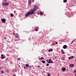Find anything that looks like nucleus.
I'll list each match as a JSON object with an SVG mask.
<instances>
[{"label": "nucleus", "mask_w": 76, "mask_h": 76, "mask_svg": "<svg viewBox=\"0 0 76 76\" xmlns=\"http://www.w3.org/2000/svg\"><path fill=\"white\" fill-rule=\"evenodd\" d=\"M38 9V7H36L35 5L34 6V7L33 8L34 11H35L36 10H37Z\"/></svg>", "instance_id": "nucleus-1"}, {"label": "nucleus", "mask_w": 76, "mask_h": 76, "mask_svg": "<svg viewBox=\"0 0 76 76\" xmlns=\"http://www.w3.org/2000/svg\"><path fill=\"white\" fill-rule=\"evenodd\" d=\"M29 11H28L25 15V18H27L28 16H30V15H31V14L30 13Z\"/></svg>", "instance_id": "nucleus-2"}, {"label": "nucleus", "mask_w": 76, "mask_h": 76, "mask_svg": "<svg viewBox=\"0 0 76 76\" xmlns=\"http://www.w3.org/2000/svg\"><path fill=\"white\" fill-rule=\"evenodd\" d=\"M30 13V15H32L35 13V12L34 11V10H31V11H29Z\"/></svg>", "instance_id": "nucleus-3"}, {"label": "nucleus", "mask_w": 76, "mask_h": 76, "mask_svg": "<svg viewBox=\"0 0 76 76\" xmlns=\"http://www.w3.org/2000/svg\"><path fill=\"white\" fill-rule=\"evenodd\" d=\"M1 21L3 23H5L6 22V20L4 18H3L1 20Z\"/></svg>", "instance_id": "nucleus-4"}, {"label": "nucleus", "mask_w": 76, "mask_h": 76, "mask_svg": "<svg viewBox=\"0 0 76 76\" xmlns=\"http://www.w3.org/2000/svg\"><path fill=\"white\" fill-rule=\"evenodd\" d=\"M69 66L70 67H73L74 66V64H71L69 65Z\"/></svg>", "instance_id": "nucleus-5"}, {"label": "nucleus", "mask_w": 76, "mask_h": 76, "mask_svg": "<svg viewBox=\"0 0 76 76\" xmlns=\"http://www.w3.org/2000/svg\"><path fill=\"white\" fill-rule=\"evenodd\" d=\"M16 34V35L15 34V37H16V38H19V35H18V34ZM16 35H17V36H16Z\"/></svg>", "instance_id": "nucleus-6"}, {"label": "nucleus", "mask_w": 76, "mask_h": 76, "mask_svg": "<svg viewBox=\"0 0 76 76\" xmlns=\"http://www.w3.org/2000/svg\"><path fill=\"white\" fill-rule=\"evenodd\" d=\"M28 4L31 5V0H28Z\"/></svg>", "instance_id": "nucleus-7"}, {"label": "nucleus", "mask_w": 76, "mask_h": 76, "mask_svg": "<svg viewBox=\"0 0 76 76\" xmlns=\"http://www.w3.org/2000/svg\"><path fill=\"white\" fill-rule=\"evenodd\" d=\"M62 70L63 72H65V71H66V68H63L62 69Z\"/></svg>", "instance_id": "nucleus-8"}, {"label": "nucleus", "mask_w": 76, "mask_h": 76, "mask_svg": "<svg viewBox=\"0 0 76 76\" xmlns=\"http://www.w3.org/2000/svg\"><path fill=\"white\" fill-rule=\"evenodd\" d=\"M63 48L64 49H66L67 48V45H64Z\"/></svg>", "instance_id": "nucleus-9"}, {"label": "nucleus", "mask_w": 76, "mask_h": 76, "mask_svg": "<svg viewBox=\"0 0 76 76\" xmlns=\"http://www.w3.org/2000/svg\"><path fill=\"white\" fill-rule=\"evenodd\" d=\"M38 29H39V27H36V28L35 29V31H38Z\"/></svg>", "instance_id": "nucleus-10"}, {"label": "nucleus", "mask_w": 76, "mask_h": 76, "mask_svg": "<svg viewBox=\"0 0 76 76\" xmlns=\"http://www.w3.org/2000/svg\"><path fill=\"white\" fill-rule=\"evenodd\" d=\"M53 50V49H51L48 50V51L49 52H51V51H52Z\"/></svg>", "instance_id": "nucleus-11"}, {"label": "nucleus", "mask_w": 76, "mask_h": 76, "mask_svg": "<svg viewBox=\"0 0 76 76\" xmlns=\"http://www.w3.org/2000/svg\"><path fill=\"white\" fill-rule=\"evenodd\" d=\"M6 58V56H2V57H1V59H3L4 58Z\"/></svg>", "instance_id": "nucleus-12"}, {"label": "nucleus", "mask_w": 76, "mask_h": 76, "mask_svg": "<svg viewBox=\"0 0 76 76\" xmlns=\"http://www.w3.org/2000/svg\"><path fill=\"white\" fill-rule=\"evenodd\" d=\"M61 51L62 53V54H64V52L63 51V50H61Z\"/></svg>", "instance_id": "nucleus-13"}, {"label": "nucleus", "mask_w": 76, "mask_h": 76, "mask_svg": "<svg viewBox=\"0 0 76 76\" xmlns=\"http://www.w3.org/2000/svg\"><path fill=\"white\" fill-rule=\"evenodd\" d=\"M45 63V61L44 60H43L42 61V63H43V64H44Z\"/></svg>", "instance_id": "nucleus-14"}, {"label": "nucleus", "mask_w": 76, "mask_h": 76, "mask_svg": "<svg viewBox=\"0 0 76 76\" xmlns=\"http://www.w3.org/2000/svg\"><path fill=\"white\" fill-rule=\"evenodd\" d=\"M26 67H28L29 66V64H26Z\"/></svg>", "instance_id": "nucleus-15"}, {"label": "nucleus", "mask_w": 76, "mask_h": 76, "mask_svg": "<svg viewBox=\"0 0 76 76\" xmlns=\"http://www.w3.org/2000/svg\"><path fill=\"white\" fill-rule=\"evenodd\" d=\"M9 3H5V6H8L9 5Z\"/></svg>", "instance_id": "nucleus-16"}, {"label": "nucleus", "mask_w": 76, "mask_h": 76, "mask_svg": "<svg viewBox=\"0 0 76 76\" xmlns=\"http://www.w3.org/2000/svg\"><path fill=\"white\" fill-rule=\"evenodd\" d=\"M67 0H64V1H63V2L64 3H66V2H67Z\"/></svg>", "instance_id": "nucleus-17"}, {"label": "nucleus", "mask_w": 76, "mask_h": 76, "mask_svg": "<svg viewBox=\"0 0 76 76\" xmlns=\"http://www.w3.org/2000/svg\"><path fill=\"white\" fill-rule=\"evenodd\" d=\"M40 14L41 15H43V13L42 12H40Z\"/></svg>", "instance_id": "nucleus-18"}, {"label": "nucleus", "mask_w": 76, "mask_h": 76, "mask_svg": "<svg viewBox=\"0 0 76 76\" xmlns=\"http://www.w3.org/2000/svg\"><path fill=\"white\" fill-rule=\"evenodd\" d=\"M2 5H4V6H6V3L3 2V4H2Z\"/></svg>", "instance_id": "nucleus-19"}, {"label": "nucleus", "mask_w": 76, "mask_h": 76, "mask_svg": "<svg viewBox=\"0 0 76 76\" xmlns=\"http://www.w3.org/2000/svg\"><path fill=\"white\" fill-rule=\"evenodd\" d=\"M11 17H13V14H11Z\"/></svg>", "instance_id": "nucleus-20"}, {"label": "nucleus", "mask_w": 76, "mask_h": 76, "mask_svg": "<svg viewBox=\"0 0 76 76\" xmlns=\"http://www.w3.org/2000/svg\"><path fill=\"white\" fill-rule=\"evenodd\" d=\"M24 69H28V68L26 67V66L24 67Z\"/></svg>", "instance_id": "nucleus-21"}, {"label": "nucleus", "mask_w": 76, "mask_h": 76, "mask_svg": "<svg viewBox=\"0 0 76 76\" xmlns=\"http://www.w3.org/2000/svg\"><path fill=\"white\" fill-rule=\"evenodd\" d=\"M76 69H75V70L73 72L75 73H76Z\"/></svg>", "instance_id": "nucleus-22"}, {"label": "nucleus", "mask_w": 76, "mask_h": 76, "mask_svg": "<svg viewBox=\"0 0 76 76\" xmlns=\"http://www.w3.org/2000/svg\"><path fill=\"white\" fill-rule=\"evenodd\" d=\"M47 63H50V64L51 63L50 62V61H48Z\"/></svg>", "instance_id": "nucleus-23"}, {"label": "nucleus", "mask_w": 76, "mask_h": 76, "mask_svg": "<svg viewBox=\"0 0 76 76\" xmlns=\"http://www.w3.org/2000/svg\"><path fill=\"white\" fill-rule=\"evenodd\" d=\"M49 61H50V62L51 61V59H49Z\"/></svg>", "instance_id": "nucleus-24"}, {"label": "nucleus", "mask_w": 76, "mask_h": 76, "mask_svg": "<svg viewBox=\"0 0 76 76\" xmlns=\"http://www.w3.org/2000/svg\"><path fill=\"white\" fill-rule=\"evenodd\" d=\"M44 58L43 57H42L41 58V59L42 60H43V59H44Z\"/></svg>", "instance_id": "nucleus-25"}, {"label": "nucleus", "mask_w": 76, "mask_h": 76, "mask_svg": "<svg viewBox=\"0 0 76 76\" xmlns=\"http://www.w3.org/2000/svg\"><path fill=\"white\" fill-rule=\"evenodd\" d=\"M46 66H49V64H46Z\"/></svg>", "instance_id": "nucleus-26"}, {"label": "nucleus", "mask_w": 76, "mask_h": 76, "mask_svg": "<svg viewBox=\"0 0 76 76\" xmlns=\"http://www.w3.org/2000/svg\"><path fill=\"white\" fill-rule=\"evenodd\" d=\"M1 73H4V72H3V70L1 71Z\"/></svg>", "instance_id": "nucleus-27"}, {"label": "nucleus", "mask_w": 76, "mask_h": 76, "mask_svg": "<svg viewBox=\"0 0 76 76\" xmlns=\"http://www.w3.org/2000/svg\"><path fill=\"white\" fill-rule=\"evenodd\" d=\"M50 63H53V61H50Z\"/></svg>", "instance_id": "nucleus-28"}, {"label": "nucleus", "mask_w": 76, "mask_h": 76, "mask_svg": "<svg viewBox=\"0 0 76 76\" xmlns=\"http://www.w3.org/2000/svg\"><path fill=\"white\" fill-rule=\"evenodd\" d=\"M37 67H38V68L40 67V66L38 65Z\"/></svg>", "instance_id": "nucleus-29"}, {"label": "nucleus", "mask_w": 76, "mask_h": 76, "mask_svg": "<svg viewBox=\"0 0 76 76\" xmlns=\"http://www.w3.org/2000/svg\"><path fill=\"white\" fill-rule=\"evenodd\" d=\"M51 75L50 74H48L47 76H50Z\"/></svg>", "instance_id": "nucleus-30"}, {"label": "nucleus", "mask_w": 76, "mask_h": 76, "mask_svg": "<svg viewBox=\"0 0 76 76\" xmlns=\"http://www.w3.org/2000/svg\"><path fill=\"white\" fill-rule=\"evenodd\" d=\"M4 39H6V37H4Z\"/></svg>", "instance_id": "nucleus-31"}, {"label": "nucleus", "mask_w": 76, "mask_h": 76, "mask_svg": "<svg viewBox=\"0 0 76 76\" xmlns=\"http://www.w3.org/2000/svg\"><path fill=\"white\" fill-rule=\"evenodd\" d=\"M68 58L69 60H70V59H71V58L70 57H69Z\"/></svg>", "instance_id": "nucleus-32"}, {"label": "nucleus", "mask_w": 76, "mask_h": 76, "mask_svg": "<svg viewBox=\"0 0 76 76\" xmlns=\"http://www.w3.org/2000/svg\"><path fill=\"white\" fill-rule=\"evenodd\" d=\"M1 57H3V54H1Z\"/></svg>", "instance_id": "nucleus-33"}, {"label": "nucleus", "mask_w": 76, "mask_h": 76, "mask_svg": "<svg viewBox=\"0 0 76 76\" xmlns=\"http://www.w3.org/2000/svg\"><path fill=\"white\" fill-rule=\"evenodd\" d=\"M52 45H54V44L53 43H52Z\"/></svg>", "instance_id": "nucleus-34"}, {"label": "nucleus", "mask_w": 76, "mask_h": 76, "mask_svg": "<svg viewBox=\"0 0 76 76\" xmlns=\"http://www.w3.org/2000/svg\"><path fill=\"white\" fill-rule=\"evenodd\" d=\"M32 2H34V0H31Z\"/></svg>", "instance_id": "nucleus-35"}, {"label": "nucleus", "mask_w": 76, "mask_h": 76, "mask_svg": "<svg viewBox=\"0 0 76 76\" xmlns=\"http://www.w3.org/2000/svg\"><path fill=\"white\" fill-rule=\"evenodd\" d=\"M56 44H58V42H56Z\"/></svg>", "instance_id": "nucleus-36"}, {"label": "nucleus", "mask_w": 76, "mask_h": 76, "mask_svg": "<svg viewBox=\"0 0 76 76\" xmlns=\"http://www.w3.org/2000/svg\"><path fill=\"white\" fill-rule=\"evenodd\" d=\"M20 60V58H18V60Z\"/></svg>", "instance_id": "nucleus-37"}, {"label": "nucleus", "mask_w": 76, "mask_h": 76, "mask_svg": "<svg viewBox=\"0 0 76 76\" xmlns=\"http://www.w3.org/2000/svg\"><path fill=\"white\" fill-rule=\"evenodd\" d=\"M29 69H31V66H29Z\"/></svg>", "instance_id": "nucleus-38"}, {"label": "nucleus", "mask_w": 76, "mask_h": 76, "mask_svg": "<svg viewBox=\"0 0 76 76\" xmlns=\"http://www.w3.org/2000/svg\"><path fill=\"white\" fill-rule=\"evenodd\" d=\"M71 58H73V56H72L71 57Z\"/></svg>", "instance_id": "nucleus-39"}, {"label": "nucleus", "mask_w": 76, "mask_h": 76, "mask_svg": "<svg viewBox=\"0 0 76 76\" xmlns=\"http://www.w3.org/2000/svg\"><path fill=\"white\" fill-rule=\"evenodd\" d=\"M16 10L14 11V13H16Z\"/></svg>", "instance_id": "nucleus-40"}, {"label": "nucleus", "mask_w": 76, "mask_h": 76, "mask_svg": "<svg viewBox=\"0 0 76 76\" xmlns=\"http://www.w3.org/2000/svg\"><path fill=\"white\" fill-rule=\"evenodd\" d=\"M39 60H41V58H39Z\"/></svg>", "instance_id": "nucleus-41"}, {"label": "nucleus", "mask_w": 76, "mask_h": 76, "mask_svg": "<svg viewBox=\"0 0 76 76\" xmlns=\"http://www.w3.org/2000/svg\"><path fill=\"white\" fill-rule=\"evenodd\" d=\"M13 35H15V33H13Z\"/></svg>", "instance_id": "nucleus-42"}, {"label": "nucleus", "mask_w": 76, "mask_h": 76, "mask_svg": "<svg viewBox=\"0 0 76 76\" xmlns=\"http://www.w3.org/2000/svg\"><path fill=\"white\" fill-rule=\"evenodd\" d=\"M55 59H56V58H57V57H55Z\"/></svg>", "instance_id": "nucleus-43"}, {"label": "nucleus", "mask_w": 76, "mask_h": 76, "mask_svg": "<svg viewBox=\"0 0 76 76\" xmlns=\"http://www.w3.org/2000/svg\"><path fill=\"white\" fill-rule=\"evenodd\" d=\"M46 61H48V60H46Z\"/></svg>", "instance_id": "nucleus-44"}, {"label": "nucleus", "mask_w": 76, "mask_h": 76, "mask_svg": "<svg viewBox=\"0 0 76 76\" xmlns=\"http://www.w3.org/2000/svg\"><path fill=\"white\" fill-rule=\"evenodd\" d=\"M74 42V41H72V42Z\"/></svg>", "instance_id": "nucleus-45"}, {"label": "nucleus", "mask_w": 76, "mask_h": 76, "mask_svg": "<svg viewBox=\"0 0 76 76\" xmlns=\"http://www.w3.org/2000/svg\"><path fill=\"white\" fill-rule=\"evenodd\" d=\"M75 76H76V74H75Z\"/></svg>", "instance_id": "nucleus-46"}, {"label": "nucleus", "mask_w": 76, "mask_h": 76, "mask_svg": "<svg viewBox=\"0 0 76 76\" xmlns=\"http://www.w3.org/2000/svg\"><path fill=\"white\" fill-rule=\"evenodd\" d=\"M6 3H7V1H6Z\"/></svg>", "instance_id": "nucleus-47"}, {"label": "nucleus", "mask_w": 76, "mask_h": 76, "mask_svg": "<svg viewBox=\"0 0 76 76\" xmlns=\"http://www.w3.org/2000/svg\"><path fill=\"white\" fill-rule=\"evenodd\" d=\"M14 76H16V75H15Z\"/></svg>", "instance_id": "nucleus-48"}, {"label": "nucleus", "mask_w": 76, "mask_h": 76, "mask_svg": "<svg viewBox=\"0 0 76 76\" xmlns=\"http://www.w3.org/2000/svg\"><path fill=\"white\" fill-rule=\"evenodd\" d=\"M39 14V13H37V14Z\"/></svg>", "instance_id": "nucleus-49"}, {"label": "nucleus", "mask_w": 76, "mask_h": 76, "mask_svg": "<svg viewBox=\"0 0 76 76\" xmlns=\"http://www.w3.org/2000/svg\"><path fill=\"white\" fill-rule=\"evenodd\" d=\"M39 14V13H37V14Z\"/></svg>", "instance_id": "nucleus-50"}, {"label": "nucleus", "mask_w": 76, "mask_h": 76, "mask_svg": "<svg viewBox=\"0 0 76 76\" xmlns=\"http://www.w3.org/2000/svg\"><path fill=\"white\" fill-rule=\"evenodd\" d=\"M7 46H9V45H7Z\"/></svg>", "instance_id": "nucleus-51"}, {"label": "nucleus", "mask_w": 76, "mask_h": 76, "mask_svg": "<svg viewBox=\"0 0 76 76\" xmlns=\"http://www.w3.org/2000/svg\"><path fill=\"white\" fill-rule=\"evenodd\" d=\"M75 42H76V41H75Z\"/></svg>", "instance_id": "nucleus-52"}]
</instances>
